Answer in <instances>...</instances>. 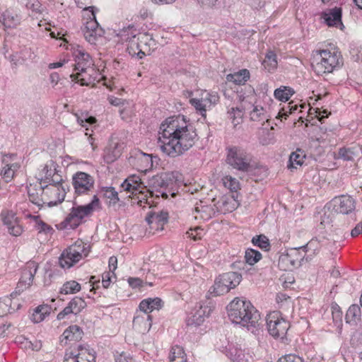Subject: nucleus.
Returning <instances> with one entry per match:
<instances>
[{
    "instance_id": "16",
    "label": "nucleus",
    "mask_w": 362,
    "mask_h": 362,
    "mask_svg": "<svg viewBox=\"0 0 362 362\" xmlns=\"http://www.w3.org/2000/svg\"><path fill=\"white\" fill-rule=\"evenodd\" d=\"M168 220V213L163 210L152 211L148 214L146 221L149 226V233L154 234L156 231L163 230Z\"/></svg>"
},
{
    "instance_id": "20",
    "label": "nucleus",
    "mask_w": 362,
    "mask_h": 362,
    "mask_svg": "<svg viewBox=\"0 0 362 362\" xmlns=\"http://www.w3.org/2000/svg\"><path fill=\"white\" fill-rule=\"evenodd\" d=\"M321 19L323 23L329 27H336L342 30L344 25L341 22V8L339 7H334L332 8H327L320 14Z\"/></svg>"
},
{
    "instance_id": "60",
    "label": "nucleus",
    "mask_w": 362,
    "mask_h": 362,
    "mask_svg": "<svg viewBox=\"0 0 362 362\" xmlns=\"http://www.w3.org/2000/svg\"><path fill=\"white\" fill-rule=\"evenodd\" d=\"M75 116L76 117L77 122L82 127H86V124L91 125L96 122L95 118L93 117H83V115L79 117L77 114H76Z\"/></svg>"
},
{
    "instance_id": "38",
    "label": "nucleus",
    "mask_w": 362,
    "mask_h": 362,
    "mask_svg": "<svg viewBox=\"0 0 362 362\" xmlns=\"http://www.w3.org/2000/svg\"><path fill=\"white\" fill-rule=\"evenodd\" d=\"M169 362H187V356L182 347L174 346L169 353Z\"/></svg>"
},
{
    "instance_id": "19",
    "label": "nucleus",
    "mask_w": 362,
    "mask_h": 362,
    "mask_svg": "<svg viewBox=\"0 0 362 362\" xmlns=\"http://www.w3.org/2000/svg\"><path fill=\"white\" fill-rule=\"evenodd\" d=\"M83 33L86 40L90 44L95 43L97 38L103 35V30L99 26L94 13H91L90 20L86 23Z\"/></svg>"
},
{
    "instance_id": "39",
    "label": "nucleus",
    "mask_w": 362,
    "mask_h": 362,
    "mask_svg": "<svg viewBox=\"0 0 362 362\" xmlns=\"http://www.w3.org/2000/svg\"><path fill=\"white\" fill-rule=\"evenodd\" d=\"M52 308L48 305H42L37 307L32 315V320L35 323H39L44 320L45 317L49 315Z\"/></svg>"
},
{
    "instance_id": "7",
    "label": "nucleus",
    "mask_w": 362,
    "mask_h": 362,
    "mask_svg": "<svg viewBox=\"0 0 362 362\" xmlns=\"http://www.w3.org/2000/svg\"><path fill=\"white\" fill-rule=\"evenodd\" d=\"M242 280V276L238 272H227L219 275L214 281L209 292L213 296H218L228 293L238 286Z\"/></svg>"
},
{
    "instance_id": "50",
    "label": "nucleus",
    "mask_w": 362,
    "mask_h": 362,
    "mask_svg": "<svg viewBox=\"0 0 362 362\" xmlns=\"http://www.w3.org/2000/svg\"><path fill=\"white\" fill-rule=\"evenodd\" d=\"M228 115L231 122L235 127L242 122L243 111L240 107H231L228 110Z\"/></svg>"
},
{
    "instance_id": "18",
    "label": "nucleus",
    "mask_w": 362,
    "mask_h": 362,
    "mask_svg": "<svg viewBox=\"0 0 362 362\" xmlns=\"http://www.w3.org/2000/svg\"><path fill=\"white\" fill-rule=\"evenodd\" d=\"M38 269L37 264L34 261L28 262L22 270L21 279L17 285L18 291H23L33 283L34 276Z\"/></svg>"
},
{
    "instance_id": "30",
    "label": "nucleus",
    "mask_w": 362,
    "mask_h": 362,
    "mask_svg": "<svg viewBox=\"0 0 362 362\" xmlns=\"http://www.w3.org/2000/svg\"><path fill=\"white\" fill-rule=\"evenodd\" d=\"M361 152V148L358 146L341 147L339 149L337 154H334V158L345 161H351L358 156Z\"/></svg>"
},
{
    "instance_id": "3",
    "label": "nucleus",
    "mask_w": 362,
    "mask_h": 362,
    "mask_svg": "<svg viewBox=\"0 0 362 362\" xmlns=\"http://www.w3.org/2000/svg\"><path fill=\"white\" fill-rule=\"evenodd\" d=\"M342 64V58L338 51L322 49L313 52L312 68L317 75L332 73Z\"/></svg>"
},
{
    "instance_id": "24",
    "label": "nucleus",
    "mask_w": 362,
    "mask_h": 362,
    "mask_svg": "<svg viewBox=\"0 0 362 362\" xmlns=\"http://www.w3.org/2000/svg\"><path fill=\"white\" fill-rule=\"evenodd\" d=\"M152 325L151 316L148 313L139 310L136 313L133 320V327L140 333L148 332Z\"/></svg>"
},
{
    "instance_id": "4",
    "label": "nucleus",
    "mask_w": 362,
    "mask_h": 362,
    "mask_svg": "<svg viewBox=\"0 0 362 362\" xmlns=\"http://www.w3.org/2000/svg\"><path fill=\"white\" fill-rule=\"evenodd\" d=\"M90 251V247L88 243L78 240L62 252L59 259V265L64 269H69L86 258Z\"/></svg>"
},
{
    "instance_id": "35",
    "label": "nucleus",
    "mask_w": 362,
    "mask_h": 362,
    "mask_svg": "<svg viewBox=\"0 0 362 362\" xmlns=\"http://www.w3.org/2000/svg\"><path fill=\"white\" fill-rule=\"evenodd\" d=\"M250 78V72L247 69H242L234 74H228L226 79L228 82H233L237 85L244 84Z\"/></svg>"
},
{
    "instance_id": "56",
    "label": "nucleus",
    "mask_w": 362,
    "mask_h": 362,
    "mask_svg": "<svg viewBox=\"0 0 362 362\" xmlns=\"http://www.w3.org/2000/svg\"><path fill=\"white\" fill-rule=\"evenodd\" d=\"M252 243L261 249H264L265 250H268L269 249L270 245L269 239L265 235H260L253 237Z\"/></svg>"
},
{
    "instance_id": "61",
    "label": "nucleus",
    "mask_w": 362,
    "mask_h": 362,
    "mask_svg": "<svg viewBox=\"0 0 362 362\" xmlns=\"http://www.w3.org/2000/svg\"><path fill=\"white\" fill-rule=\"evenodd\" d=\"M112 278H115V273L110 272L103 273L102 276L103 286L107 288L110 285Z\"/></svg>"
},
{
    "instance_id": "17",
    "label": "nucleus",
    "mask_w": 362,
    "mask_h": 362,
    "mask_svg": "<svg viewBox=\"0 0 362 362\" xmlns=\"http://www.w3.org/2000/svg\"><path fill=\"white\" fill-rule=\"evenodd\" d=\"M129 163L141 172H146L153 167L151 156L140 150H134L131 153Z\"/></svg>"
},
{
    "instance_id": "2",
    "label": "nucleus",
    "mask_w": 362,
    "mask_h": 362,
    "mask_svg": "<svg viewBox=\"0 0 362 362\" xmlns=\"http://www.w3.org/2000/svg\"><path fill=\"white\" fill-rule=\"evenodd\" d=\"M233 323L245 327L252 333L259 331L260 315L252 304L244 298H235L227 306Z\"/></svg>"
},
{
    "instance_id": "1",
    "label": "nucleus",
    "mask_w": 362,
    "mask_h": 362,
    "mask_svg": "<svg viewBox=\"0 0 362 362\" xmlns=\"http://www.w3.org/2000/svg\"><path fill=\"white\" fill-rule=\"evenodd\" d=\"M197 140L195 128L183 115H178L160 124L158 146L163 153L175 158L191 148Z\"/></svg>"
},
{
    "instance_id": "34",
    "label": "nucleus",
    "mask_w": 362,
    "mask_h": 362,
    "mask_svg": "<svg viewBox=\"0 0 362 362\" xmlns=\"http://www.w3.org/2000/svg\"><path fill=\"white\" fill-rule=\"evenodd\" d=\"M20 17L11 11H6L0 15V23L6 28H13L20 23Z\"/></svg>"
},
{
    "instance_id": "8",
    "label": "nucleus",
    "mask_w": 362,
    "mask_h": 362,
    "mask_svg": "<svg viewBox=\"0 0 362 362\" xmlns=\"http://www.w3.org/2000/svg\"><path fill=\"white\" fill-rule=\"evenodd\" d=\"M122 187L124 190L132 192V194H139L138 203L141 206L144 207L145 204H148L149 207L152 206L153 192L146 188L139 176L129 177L123 182Z\"/></svg>"
},
{
    "instance_id": "63",
    "label": "nucleus",
    "mask_w": 362,
    "mask_h": 362,
    "mask_svg": "<svg viewBox=\"0 0 362 362\" xmlns=\"http://www.w3.org/2000/svg\"><path fill=\"white\" fill-rule=\"evenodd\" d=\"M202 231L203 229L199 227H197L194 229H190L187 232V234L189 238L193 239L194 240H197L201 239Z\"/></svg>"
},
{
    "instance_id": "26",
    "label": "nucleus",
    "mask_w": 362,
    "mask_h": 362,
    "mask_svg": "<svg viewBox=\"0 0 362 362\" xmlns=\"http://www.w3.org/2000/svg\"><path fill=\"white\" fill-rule=\"evenodd\" d=\"M41 177L39 182H42V185H50V184H61L63 182V179L61 175L57 171L56 168L52 164L49 165H45L41 172Z\"/></svg>"
},
{
    "instance_id": "44",
    "label": "nucleus",
    "mask_w": 362,
    "mask_h": 362,
    "mask_svg": "<svg viewBox=\"0 0 362 362\" xmlns=\"http://www.w3.org/2000/svg\"><path fill=\"white\" fill-rule=\"evenodd\" d=\"M294 90L287 86H281L274 90V95L276 99L286 102L294 94Z\"/></svg>"
},
{
    "instance_id": "53",
    "label": "nucleus",
    "mask_w": 362,
    "mask_h": 362,
    "mask_svg": "<svg viewBox=\"0 0 362 362\" xmlns=\"http://www.w3.org/2000/svg\"><path fill=\"white\" fill-rule=\"evenodd\" d=\"M245 258L247 264L253 265L262 259V254L257 250L248 249L245 251Z\"/></svg>"
},
{
    "instance_id": "49",
    "label": "nucleus",
    "mask_w": 362,
    "mask_h": 362,
    "mask_svg": "<svg viewBox=\"0 0 362 362\" xmlns=\"http://www.w3.org/2000/svg\"><path fill=\"white\" fill-rule=\"evenodd\" d=\"M18 168L19 165L17 163L6 164L1 170V175L6 182H9L12 180L15 172Z\"/></svg>"
},
{
    "instance_id": "42",
    "label": "nucleus",
    "mask_w": 362,
    "mask_h": 362,
    "mask_svg": "<svg viewBox=\"0 0 362 362\" xmlns=\"http://www.w3.org/2000/svg\"><path fill=\"white\" fill-rule=\"evenodd\" d=\"M346 321L349 324H355L361 319V308L357 305H351L345 317Z\"/></svg>"
},
{
    "instance_id": "59",
    "label": "nucleus",
    "mask_w": 362,
    "mask_h": 362,
    "mask_svg": "<svg viewBox=\"0 0 362 362\" xmlns=\"http://www.w3.org/2000/svg\"><path fill=\"white\" fill-rule=\"evenodd\" d=\"M331 310L333 320L336 322H341L342 312L339 306L337 303H332Z\"/></svg>"
},
{
    "instance_id": "51",
    "label": "nucleus",
    "mask_w": 362,
    "mask_h": 362,
    "mask_svg": "<svg viewBox=\"0 0 362 362\" xmlns=\"http://www.w3.org/2000/svg\"><path fill=\"white\" fill-rule=\"evenodd\" d=\"M152 185L155 188H164L169 185L170 178L167 173L156 175L152 179Z\"/></svg>"
},
{
    "instance_id": "37",
    "label": "nucleus",
    "mask_w": 362,
    "mask_h": 362,
    "mask_svg": "<svg viewBox=\"0 0 362 362\" xmlns=\"http://www.w3.org/2000/svg\"><path fill=\"white\" fill-rule=\"evenodd\" d=\"M252 110L250 112V119L255 122L268 121L267 110L261 105H252Z\"/></svg>"
},
{
    "instance_id": "27",
    "label": "nucleus",
    "mask_w": 362,
    "mask_h": 362,
    "mask_svg": "<svg viewBox=\"0 0 362 362\" xmlns=\"http://www.w3.org/2000/svg\"><path fill=\"white\" fill-rule=\"evenodd\" d=\"M124 144L118 141L112 140L105 149L103 158L107 163H113L122 155Z\"/></svg>"
},
{
    "instance_id": "52",
    "label": "nucleus",
    "mask_w": 362,
    "mask_h": 362,
    "mask_svg": "<svg viewBox=\"0 0 362 362\" xmlns=\"http://www.w3.org/2000/svg\"><path fill=\"white\" fill-rule=\"evenodd\" d=\"M224 187L230 189L232 192L236 193L240 189V183L236 178L230 175H226L222 179Z\"/></svg>"
},
{
    "instance_id": "48",
    "label": "nucleus",
    "mask_w": 362,
    "mask_h": 362,
    "mask_svg": "<svg viewBox=\"0 0 362 362\" xmlns=\"http://www.w3.org/2000/svg\"><path fill=\"white\" fill-rule=\"evenodd\" d=\"M16 308L12 307L11 298L6 296L0 298V317L4 316L8 313H13Z\"/></svg>"
},
{
    "instance_id": "29",
    "label": "nucleus",
    "mask_w": 362,
    "mask_h": 362,
    "mask_svg": "<svg viewBox=\"0 0 362 362\" xmlns=\"http://www.w3.org/2000/svg\"><path fill=\"white\" fill-rule=\"evenodd\" d=\"M83 335V330L78 325H71L64 330L61 336V342L64 344L80 341Z\"/></svg>"
},
{
    "instance_id": "40",
    "label": "nucleus",
    "mask_w": 362,
    "mask_h": 362,
    "mask_svg": "<svg viewBox=\"0 0 362 362\" xmlns=\"http://www.w3.org/2000/svg\"><path fill=\"white\" fill-rule=\"evenodd\" d=\"M230 354L233 362H251L252 360V356L241 349L232 348Z\"/></svg>"
},
{
    "instance_id": "54",
    "label": "nucleus",
    "mask_w": 362,
    "mask_h": 362,
    "mask_svg": "<svg viewBox=\"0 0 362 362\" xmlns=\"http://www.w3.org/2000/svg\"><path fill=\"white\" fill-rule=\"evenodd\" d=\"M35 57L34 52L30 48H24L19 52V57L17 62H14L15 65H18L24 63L28 59H33Z\"/></svg>"
},
{
    "instance_id": "23",
    "label": "nucleus",
    "mask_w": 362,
    "mask_h": 362,
    "mask_svg": "<svg viewBox=\"0 0 362 362\" xmlns=\"http://www.w3.org/2000/svg\"><path fill=\"white\" fill-rule=\"evenodd\" d=\"M239 206L238 194H226L223 196L215 204L217 212L226 214L233 211Z\"/></svg>"
},
{
    "instance_id": "14",
    "label": "nucleus",
    "mask_w": 362,
    "mask_h": 362,
    "mask_svg": "<svg viewBox=\"0 0 362 362\" xmlns=\"http://www.w3.org/2000/svg\"><path fill=\"white\" fill-rule=\"evenodd\" d=\"M66 192L61 184L52 183L44 185V206H53L62 203L65 198Z\"/></svg>"
},
{
    "instance_id": "25",
    "label": "nucleus",
    "mask_w": 362,
    "mask_h": 362,
    "mask_svg": "<svg viewBox=\"0 0 362 362\" xmlns=\"http://www.w3.org/2000/svg\"><path fill=\"white\" fill-rule=\"evenodd\" d=\"M4 224L6 226L8 233L13 236H19L23 231L18 218L12 211L1 214Z\"/></svg>"
},
{
    "instance_id": "9",
    "label": "nucleus",
    "mask_w": 362,
    "mask_h": 362,
    "mask_svg": "<svg viewBox=\"0 0 362 362\" xmlns=\"http://www.w3.org/2000/svg\"><path fill=\"white\" fill-rule=\"evenodd\" d=\"M227 162L233 168L240 171L249 172L252 169L251 156L243 149L235 146L228 148Z\"/></svg>"
},
{
    "instance_id": "36",
    "label": "nucleus",
    "mask_w": 362,
    "mask_h": 362,
    "mask_svg": "<svg viewBox=\"0 0 362 362\" xmlns=\"http://www.w3.org/2000/svg\"><path fill=\"white\" fill-rule=\"evenodd\" d=\"M138 32L135 26L129 25L127 27H124L117 30V36L120 38L122 42H129L134 39Z\"/></svg>"
},
{
    "instance_id": "57",
    "label": "nucleus",
    "mask_w": 362,
    "mask_h": 362,
    "mask_svg": "<svg viewBox=\"0 0 362 362\" xmlns=\"http://www.w3.org/2000/svg\"><path fill=\"white\" fill-rule=\"evenodd\" d=\"M297 110V105L293 104V102L288 103L287 105H284L279 112L278 117L279 118H284L286 119V117L288 116V115L293 113L294 111Z\"/></svg>"
},
{
    "instance_id": "43",
    "label": "nucleus",
    "mask_w": 362,
    "mask_h": 362,
    "mask_svg": "<svg viewBox=\"0 0 362 362\" xmlns=\"http://www.w3.org/2000/svg\"><path fill=\"white\" fill-rule=\"evenodd\" d=\"M100 192L102 193L104 198H105L108 204H115L119 201L118 193L115 190V189L112 187H103L100 189Z\"/></svg>"
},
{
    "instance_id": "28",
    "label": "nucleus",
    "mask_w": 362,
    "mask_h": 362,
    "mask_svg": "<svg viewBox=\"0 0 362 362\" xmlns=\"http://www.w3.org/2000/svg\"><path fill=\"white\" fill-rule=\"evenodd\" d=\"M217 212L215 204L205 205L202 202L197 203L193 211L194 218L196 220H209Z\"/></svg>"
},
{
    "instance_id": "13",
    "label": "nucleus",
    "mask_w": 362,
    "mask_h": 362,
    "mask_svg": "<svg viewBox=\"0 0 362 362\" xmlns=\"http://www.w3.org/2000/svg\"><path fill=\"white\" fill-rule=\"evenodd\" d=\"M95 352L88 345L79 344L66 350L63 362H95Z\"/></svg>"
},
{
    "instance_id": "10",
    "label": "nucleus",
    "mask_w": 362,
    "mask_h": 362,
    "mask_svg": "<svg viewBox=\"0 0 362 362\" xmlns=\"http://www.w3.org/2000/svg\"><path fill=\"white\" fill-rule=\"evenodd\" d=\"M267 325L269 333L274 338L283 339L290 327L279 312H272L267 317Z\"/></svg>"
},
{
    "instance_id": "45",
    "label": "nucleus",
    "mask_w": 362,
    "mask_h": 362,
    "mask_svg": "<svg viewBox=\"0 0 362 362\" xmlns=\"http://www.w3.org/2000/svg\"><path fill=\"white\" fill-rule=\"evenodd\" d=\"M88 78H82V86H90L94 83L95 81H99L101 78L100 74L98 71L95 70L93 66L86 67Z\"/></svg>"
},
{
    "instance_id": "55",
    "label": "nucleus",
    "mask_w": 362,
    "mask_h": 362,
    "mask_svg": "<svg viewBox=\"0 0 362 362\" xmlns=\"http://www.w3.org/2000/svg\"><path fill=\"white\" fill-rule=\"evenodd\" d=\"M69 305L74 311V314L76 315L86 307V303L81 298L75 297L69 302Z\"/></svg>"
},
{
    "instance_id": "11",
    "label": "nucleus",
    "mask_w": 362,
    "mask_h": 362,
    "mask_svg": "<svg viewBox=\"0 0 362 362\" xmlns=\"http://www.w3.org/2000/svg\"><path fill=\"white\" fill-rule=\"evenodd\" d=\"M219 96L216 92L204 90L200 98H191L189 103L194 107L197 112L206 117V111L217 104Z\"/></svg>"
},
{
    "instance_id": "47",
    "label": "nucleus",
    "mask_w": 362,
    "mask_h": 362,
    "mask_svg": "<svg viewBox=\"0 0 362 362\" xmlns=\"http://www.w3.org/2000/svg\"><path fill=\"white\" fill-rule=\"evenodd\" d=\"M277 64L278 63L276 54L272 51L268 52L263 61L264 68L269 72H272L276 69Z\"/></svg>"
},
{
    "instance_id": "5",
    "label": "nucleus",
    "mask_w": 362,
    "mask_h": 362,
    "mask_svg": "<svg viewBox=\"0 0 362 362\" xmlns=\"http://www.w3.org/2000/svg\"><path fill=\"white\" fill-rule=\"evenodd\" d=\"M100 202L97 195L94 194L92 200L86 205H77L71 208L70 213L66 217L65 220L61 223L63 228L67 229H74L77 228L82 222V220L93 211L99 208Z\"/></svg>"
},
{
    "instance_id": "32",
    "label": "nucleus",
    "mask_w": 362,
    "mask_h": 362,
    "mask_svg": "<svg viewBox=\"0 0 362 362\" xmlns=\"http://www.w3.org/2000/svg\"><path fill=\"white\" fill-rule=\"evenodd\" d=\"M24 217L30 218L34 222V227L40 233H49L53 229L52 228L42 221L38 216L32 215L30 213L25 211H23Z\"/></svg>"
},
{
    "instance_id": "6",
    "label": "nucleus",
    "mask_w": 362,
    "mask_h": 362,
    "mask_svg": "<svg viewBox=\"0 0 362 362\" xmlns=\"http://www.w3.org/2000/svg\"><path fill=\"white\" fill-rule=\"evenodd\" d=\"M317 240H311L305 245L292 248L286 254L281 255L279 259V267L283 270H292L300 265L307 251L316 250Z\"/></svg>"
},
{
    "instance_id": "64",
    "label": "nucleus",
    "mask_w": 362,
    "mask_h": 362,
    "mask_svg": "<svg viewBox=\"0 0 362 362\" xmlns=\"http://www.w3.org/2000/svg\"><path fill=\"white\" fill-rule=\"evenodd\" d=\"M278 362H303V361L296 355L289 354L279 358Z\"/></svg>"
},
{
    "instance_id": "31",
    "label": "nucleus",
    "mask_w": 362,
    "mask_h": 362,
    "mask_svg": "<svg viewBox=\"0 0 362 362\" xmlns=\"http://www.w3.org/2000/svg\"><path fill=\"white\" fill-rule=\"evenodd\" d=\"M74 57L76 61L74 70H79L83 66L88 67L93 65L90 54L82 49H76L74 51Z\"/></svg>"
},
{
    "instance_id": "46",
    "label": "nucleus",
    "mask_w": 362,
    "mask_h": 362,
    "mask_svg": "<svg viewBox=\"0 0 362 362\" xmlns=\"http://www.w3.org/2000/svg\"><path fill=\"white\" fill-rule=\"evenodd\" d=\"M81 289V286L80 284L76 281H69L62 285L60 293L64 295L75 294L80 291Z\"/></svg>"
},
{
    "instance_id": "33",
    "label": "nucleus",
    "mask_w": 362,
    "mask_h": 362,
    "mask_svg": "<svg viewBox=\"0 0 362 362\" xmlns=\"http://www.w3.org/2000/svg\"><path fill=\"white\" fill-rule=\"evenodd\" d=\"M163 306L162 300L159 298H146L143 300L139 304V310L148 313L154 310H158Z\"/></svg>"
},
{
    "instance_id": "58",
    "label": "nucleus",
    "mask_w": 362,
    "mask_h": 362,
    "mask_svg": "<svg viewBox=\"0 0 362 362\" xmlns=\"http://www.w3.org/2000/svg\"><path fill=\"white\" fill-rule=\"evenodd\" d=\"M86 68L83 66V68L80 69L79 70H77L78 72L76 74H72L70 75L72 81H76L77 83H80V84L82 86V78H88V75L87 74V71L86 70Z\"/></svg>"
},
{
    "instance_id": "21",
    "label": "nucleus",
    "mask_w": 362,
    "mask_h": 362,
    "mask_svg": "<svg viewBox=\"0 0 362 362\" xmlns=\"http://www.w3.org/2000/svg\"><path fill=\"white\" fill-rule=\"evenodd\" d=\"M331 204L333 210L343 214H348L355 209V200L349 195L334 197Z\"/></svg>"
},
{
    "instance_id": "22",
    "label": "nucleus",
    "mask_w": 362,
    "mask_h": 362,
    "mask_svg": "<svg viewBox=\"0 0 362 362\" xmlns=\"http://www.w3.org/2000/svg\"><path fill=\"white\" fill-rule=\"evenodd\" d=\"M27 192L30 202L40 209L44 206V185L39 180L27 186Z\"/></svg>"
},
{
    "instance_id": "15",
    "label": "nucleus",
    "mask_w": 362,
    "mask_h": 362,
    "mask_svg": "<svg viewBox=\"0 0 362 362\" xmlns=\"http://www.w3.org/2000/svg\"><path fill=\"white\" fill-rule=\"evenodd\" d=\"M212 309L204 303H198L187 314L186 324L188 327H197L201 325L208 317Z\"/></svg>"
},
{
    "instance_id": "62",
    "label": "nucleus",
    "mask_w": 362,
    "mask_h": 362,
    "mask_svg": "<svg viewBox=\"0 0 362 362\" xmlns=\"http://www.w3.org/2000/svg\"><path fill=\"white\" fill-rule=\"evenodd\" d=\"M198 4L204 9H210L215 7L218 0H197Z\"/></svg>"
},
{
    "instance_id": "12",
    "label": "nucleus",
    "mask_w": 362,
    "mask_h": 362,
    "mask_svg": "<svg viewBox=\"0 0 362 362\" xmlns=\"http://www.w3.org/2000/svg\"><path fill=\"white\" fill-rule=\"evenodd\" d=\"M94 178L86 173L78 171L72 176V185L77 197L89 194L94 189Z\"/></svg>"
},
{
    "instance_id": "41",
    "label": "nucleus",
    "mask_w": 362,
    "mask_h": 362,
    "mask_svg": "<svg viewBox=\"0 0 362 362\" xmlns=\"http://www.w3.org/2000/svg\"><path fill=\"white\" fill-rule=\"evenodd\" d=\"M305 155L300 149H297L295 152H293L290 157L288 163V168H297L298 166L301 165L303 163Z\"/></svg>"
}]
</instances>
